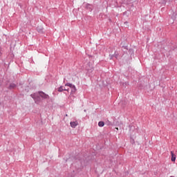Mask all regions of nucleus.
Here are the masks:
<instances>
[{
	"mask_svg": "<svg viewBox=\"0 0 177 177\" xmlns=\"http://www.w3.org/2000/svg\"><path fill=\"white\" fill-rule=\"evenodd\" d=\"M39 95L40 97H42V99H49V95L42 91H39Z\"/></svg>",
	"mask_w": 177,
	"mask_h": 177,
	"instance_id": "nucleus-1",
	"label": "nucleus"
},
{
	"mask_svg": "<svg viewBox=\"0 0 177 177\" xmlns=\"http://www.w3.org/2000/svg\"><path fill=\"white\" fill-rule=\"evenodd\" d=\"M70 124H71V128H75L78 125V122L77 121L71 122Z\"/></svg>",
	"mask_w": 177,
	"mask_h": 177,
	"instance_id": "nucleus-2",
	"label": "nucleus"
},
{
	"mask_svg": "<svg viewBox=\"0 0 177 177\" xmlns=\"http://www.w3.org/2000/svg\"><path fill=\"white\" fill-rule=\"evenodd\" d=\"M171 161L173 162H175L176 160V155L174 153L173 151H171Z\"/></svg>",
	"mask_w": 177,
	"mask_h": 177,
	"instance_id": "nucleus-3",
	"label": "nucleus"
},
{
	"mask_svg": "<svg viewBox=\"0 0 177 177\" xmlns=\"http://www.w3.org/2000/svg\"><path fill=\"white\" fill-rule=\"evenodd\" d=\"M98 126L100 127H104V122H102V121L99 122H98Z\"/></svg>",
	"mask_w": 177,
	"mask_h": 177,
	"instance_id": "nucleus-4",
	"label": "nucleus"
},
{
	"mask_svg": "<svg viewBox=\"0 0 177 177\" xmlns=\"http://www.w3.org/2000/svg\"><path fill=\"white\" fill-rule=\"evenodd\" d=\"M67 86H70L71 88H72V89H73L74 91H75V86L71 84H66Z\"/></svg>",
	"mask_w": 177,
	"mask_h": 177,
	"instance_id": "nucleus-5",
	"label": "nucleus"
},
{
	"mask_svg": "<svg viewBox=\"0 0 177 177\" xmlns=\"http://www.w3.org/2000/svg\"><path fill=\"white\" fill-rule=\"evenodd\" d=\"M63 91H64V86H60V87L58 88V91H59V92H63Z\"/></svg>",
	"mask_w": 177,
	"mask_h": 177,
	"instance_id": "nucleus-6",
	"label": "nucleus"
},
{
	"mask_svg": "<svg viewBox=\"0 0 177 177\" xmlns=\"http://www.w3.org/2000/svg\"><path fill=\"white\" fill-rule=\"evenodd\" d=\"M13 88H16V84H11L10 85V89H13Z\"/></svg>",
	"mask_w": 177,
	"mask_h": 177,
	"instance_id": "nucleus-7",
	"label": "nucleus"
},
{
	"mask_svg": "<svg viewBox=\"0 0 177 177\" xmlns=\"http://www.w3.org/2000/svg\"><path fill=\"white\" fill-rule=\"evenodd\" d=\"M64 91H67V92H68L70 91V88H66L64 87Z\"/></svg>",
	"mask_w": 177,
	"mask_h": 177,
	"instance_id": "nucleus-8",
	"label": "nucleus"
},
{
	"mask_svg": "<svg viewBox=\"0 0 177 177\" xmlns=\"http://www.w3.org/2000/svg\"><path fill=\"white\" fill-rule=\"evenodd\" d=\"M30 96H31V97H32V99H35V95L32 94Z\"/></svg>",
	"mask_w": 177,
	"mask_h": 177,
	"instance_id": "nucleus-9",
	"label": "nucleus"
},
{
	"mask_svg": "<svg viewBox=\"0 0 177 177\" xmlns=\"http://www.w3.org/2000/svg\"><path fill=\"white\" fill-rule=\"evenodd\" d=\"M115 129H117V131H118V127H116Z\"/></svg>",
	"mask_w": 177,
	"mask_h": 177,
	"instance_id": "nucleus-10",
	"label": "nucleus"
}]
</instances>
